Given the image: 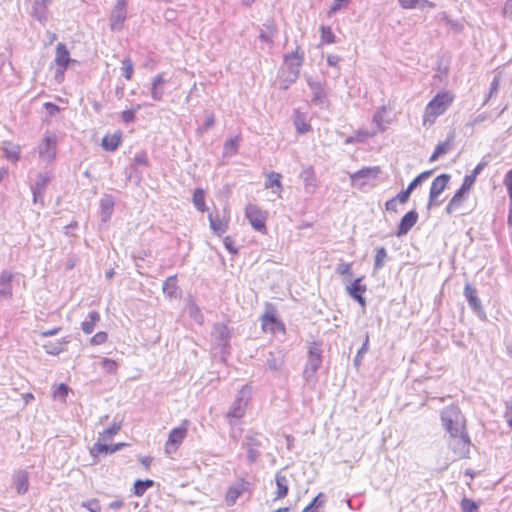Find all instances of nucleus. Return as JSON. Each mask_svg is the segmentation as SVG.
<instances>
[{"instance_id":"f257e3e1","label":"nucleus","mask_w":512,"mask_h":512,"mask_svg":"<svg viewBox=\"0 0 512 512\" xmlns=\"http://www.w3.org/2000/svg\"><path fill=\"white\" fill-rule=\"evenodd\" d=\"M454 95L449 91L437 93L426 105L423 115V125L431 126L451 106Z\"/></svg>"},{"instance_id":"f03ea898","label":"nucleus","mask_w":512,"mask_h":512,"mask_svg":"<svg viewBox=\"0 0 512 512\" xmlns=\"http://www.w3.org/2000/svg\"><path fill=\"white\" fill-rule=\"evenodd\" d=\"M441 421L449 434L456 435L457 433L466 431L465 417L455 405H450L442 410Z\"/></svg>"},{"instance_id":"7ed1b4c3","label":"nucleus","mask_w":512,"mask_h":512,"mask_svg":"<svg viewBox=\"0 0 512 512\" xmlns=\"http://www.w3.org/2000/svg\"><path fill=\"white\" fill-rule=\"evenodd\" d=\"M251 390L248 386H243L238 392L235 400L231 404L229 410L226 413V418L230 426L237 424L246 412L247 404L250 399Z\"/></svg>"},{"instance_id":"20e7f679","label":"nucleus","mask_w":512,"mask_h":512,"mask_svg":"<svg viewBox=\"0 0 512 512\" xmlns=\"http://www.w3.org/2000/svg\"><path fill=\"white\" fill-rule=\"evenodd\" d=\"M322 363V351L317 345L310 347L308 352V360L303 371V377L307 383L316 382V372Z\"/></svg>"},{"instance_id":"39448f33","label":"nucleus","mask_w":512,"mask_h":512,"mask_svg":"<svg viewBox=\"0 0 512 512\" xmlns=\"http://www.w3.org/2000/svg\"><path fill=\"white\" fill-rule=\"evenodd\" d=\"M450 438L448 441L449 448L453 451L454 455L458 459L466 458L470 452V438L466 431L461 433L449 434Z\"/></svg>"},{"instance_id":"423d86ee","label":"nucleus","mask_w":512,"mask_h":512,"mask_svg":"<svg viewBox=\"0 0 512 512\" xmlns=\"http://www.w3.org/2000/svg\"><path fill=\"white\" fill-rule=\"evenodd\" d=\"M285 66L287 68L286 80L293 83L297 80L300 73V68L304 61V55L299 53V47L295 51L285 55Z\"/></svg>"},{"instance_id":"0eeeda50","label":"nucleus","mask_w":512,"mask_h":512,"mask_svg":"<svg viewBox=\"0 0 512 512\" xmlns=\"http://www.w3.org/2000/svg\"><path fill=\"white\" fill-rule=\"evenodd\" d=\"M308 87L312 92L311 103L320 109L328 107V99L325 91L324 83L316 81L312 77H306Z\"/></svg>"},{"instance_id":"6e6552de","label":"nucleus","mask_w":512,"mask_h":512,"mask_svg":"<svg viewBox=\"0 0 512 512\" xmlns=\"http://www.w3.org/2000/svg\"><path fill=\"white\" fill-rule=\"evenodd\" d=\"M245 216L256 231L266 232V213L257 205L248 204L245 209Z\"/></svg>"},{"instance_id":"1a4fd4ad","label":"nucleus","mask_w":512,"mask_h":512,"mask_svg":"<svg viewBox=\"0 0 512 512\" xmlns=\"http://www.w3.org/2000/svg\"><path fill=\"white\" fill-rule=\"evenodd\" d=\"M242 447L247 451V461L249 464L255 463L261 455L260 448L262 442L258 434L248 433L242 442Z\"/></svg>"},{"instance_id":"9d476101","label":"nucleus","mask_w":512,"mask_h":512,"mask_svg":"<svg viewBox=\"0 0 512 512\" xmlns=\"http://www.w3.org/2000/svg\"><path fill=\"white\" fill-rule=\"evenodd\" d=\"M127 0H116L110 14V29L112 31H120L123 28L124 22L127 17Z\"/></svg>"},{"instance_id":"9b49d317","label":"nucleus","mask_w":512,"mask_h":512,"mask_svg":"<svg viewBox=\"0 0 512 512\" xmlns=\"http://www.w3.org/2000/svg\"><path fill=\"white\" fill-rule=\"evenodd\" d=\"M57 137L54 134L46 135L40 143L39 157L46 162H51L56 157Z\"/></svg>"},{"instance_id":"f8f14e48","label":"nucleus","mask_w":512,"mask_h":512,"mask_svg":"<svg viewBox=\"0 0 512 512\" xmlns=\"http://www.w3.org/2000/svg\"><path fill=\"white\" fill-rule=\"evenodd\" d=\"M210 228L212 231L218 235L221 236L224 234L228 229V223L230 220V214L227 208L223 209L222 214L219 212H216L215 214L210 213L208 215Z\"/></svg>"},{"instance_id":"ddd939ff","label":"nucleus","mask_w":512,"mask_h":512,"mask_svg":"<svg viewBox=\"0 0 512 512\" xmlns=\"http://www.w3.org/2000/svg\"><path fill=\"white\" fill-rule=\"evenodd\" d=\"M451 176L449 174H441L437 176L431 184L429 192V201L427 208L430 209L433 205H437L436 199L442 194L447 187Z\"/></svg>"},{"instance_id":"4468645a","label":"nucleus","mask_w":512,"mask_h":512,"mask_svg":"<svg viewBox=\"0 0 512 512\" xmlns=\"http://www.w3.org/2000/svg\"><path fill=\"white\" fill-rule=\"evenodd\" d=\"M187 434V427L180 426L173 428L168 436V440L165 443V453L171 455L178 449L179 445L183 442Z\"/></svg>"},{"instance_id":"2eb2a0df","label":"nucleus","mask_w":512,"mask_h":512,"mask_svg":"<svg viewBox=\"0 0 512 512\" xmlns=\"http://www.w3.org/2000/svg\"><path fill=\"white\" fill-rule=\"evenodd\" d=\"M250 483L241 478L236 483L229 486L225 495V502L227 506H233L236 504L237 499L249 489Z\"/></svg>"},{"instance_id":"dca6fc26","label":"nucleus","mask_w":512,"mask_h":512,"mask_svg":"<svg viewBox=\"0 0 512 512\" xmlns=\"http://www.w3.org/2000/svg\"><path fill=\"white\" fill-rule=\"evenodd\" d=\"M464 296L468 301L471 309L477 313V315L484 319L486 317L485 312L483 310L481 300L478 297L477 289L470 284H466L464 287Z\"/></svg>"},{"instance_id":"f3484780","label":"nucleus","mask_w":512,"mask_h":512,"mask_svg":"<svg viewBox=\"0 0 512 512\" xmlns=\"http://www.w3.org/2000/svg\"><path fill=\"white\" fill-rule=\"evenodd\" d=\"M168 80L164 77V73L155 75L150 84V95L154 101H162L165 94V85Z\"/></svg>"},{"instance_id":"a211bd4d","label":"nucleus","mask_w":512,"mask_h":512,"mask_svg":"<svg viewBox=\"0 0 512 512\" xmlns=\"http://www.w3.org/2000/svg\"><path fill=\"white\" fill-rule=\"evenodd\" d=\"M49 181L50 175L48 173H39L37 175L36 181L34 185H32L31 187L34 203H43V195L45 193Z\"/></svg>"},{"instance_id":"6ab92c4d","label":"nucleus","mask_w":512,"mask_h":512,"mask_svg":"<svg viewBox=\"0 0 512 512\" xmlns=\"http://www.w3.org/2000/svg\"><path fill=\"white\" fill-rule=\"evenodd\" d=\"M418 213L415 210L407 212L400 220L395 235L402 237L406 235L411 228L417 223Z\"/></svg>"},{"instance_id":"aec40b11","label":"nucleus","mask_w":512,"mask_h":512,"mask_svg":"<svg viewBox=\"0 0 512 512\" xmlns=\"http://www.w3.org/2000/svg\"><path fill=\"white\" fill-rule=\"evenodd\" d=\"M13 485L17 494L24 495L29 489V474L24 469L14 471L12 475Z\"/></svg>"},{"instance_id":"412c9836","label":"nucleus","mask_w":512,"mask_h":512,"mask_svg":"<svg viewBox=\"0 0 512 512\" xmlns=\"http://www.w3.org/2000/svg\"><path fill=\"white\" fill-rule=\"evenodd\" d=\"M362 277L356 278L349 286L346 287L350 297L356 300L362 307L366 306V300L362 296L366 292V285L361 284Z\"/></svg>"},{"instance_id":"4be33fe9","label":"nucleus","mask_w":512,"mask_h":512,"mask_svg":"<svg viewBox=\"0 0 512 512\" xmlns=\"http://www.w3.org/2000/svg\"><path fill=\"white\" fill-rule=\"evenodd\" d=\"M70 54L63 43H58L56 47V56H55V63L58 66L57 72H60L63 74V72L67 69L68 64L71 62Z\"/></svg>"},{"instance_id":"5701e85b","label":"nucleus","mask_w":512,"mask_h":512,"mask_svg":"<svg viewBox=\"0 0 512 512\" xmlns=\"http://www.w3.org/2000/svg\"><path fill=\"white\" fill-rule=\"evenodd\" d=\"M454 138H455V136H454V133L452 132V133H450V134L448 135V137H447V139H446L445 141L440 142V143L436 146V148H435V150H434L433 154L430 156L429 161H430V162H434V161H436L439 157H441V156H443V155L447 154L449 151H451V150H452V148H453V145H454Z\"/></svg>"},{"instance_id":"b1692460","label":"nucleus","mask_w":512,"mask_h":512,"mask_svg":"<svg viewBox=\"0 0 512 512\" xmlns=\"http://www.w3.org/2000/svg\"><path fill=\"white\" fill-rule=\"evenodd\" d=\"M212 337L219 346H225L230 338V331L225 324L216 323L213 326Z\"/></svg>"},{"instance_id":"393cba45","label":"nucleus","mask_w":512,"mask_h":512,"mask_svg":"<svg viewBox=\"0 0 512 512\" xmlns=\"http://www.w3.org/2000/svg\"><path fill=\"white\" fill-rule=\"evenodd\" d=\"M300 178L302 179L304 183L305 191L309 194L314 193L317 181L314 175V170L312 167H306L304 168L300 173Z\"/></svg>"},{"instance_id":"a878e982","label":"nucleus","mask_w":512,"mask_h":512,"mask_svg":"<svg viewBox=\"0 0 512 512\" xmlns=\"http://www.w3.org/2000/svg\"><path fill=\"white\" fill-rule=\"evenodd\" d=\"M468 191H463L462 188H459L454 196L450 199L448 205L445 208V211L448 215H451L454 211L459 209L462 204L467 199Z\"/></svg>"},{"instance_id":"bb28decb","label":"nucleus","mask_w":512,"mask_h":512,"mask_svg":"<svg viewBox=\"0 0 512 512\" xmlns=\"http://www.w3.org/2000/svg\"><path fill=\"white\" fill-rule=\"evenodd\" d=\"M282 175L277 172H269L266 174V180L264 183L265 188L272 189L273 193L280 196L283 190V186L281 184Z\"/></svg>"},{"instance_id":"cd10ccee","label":"nucleus","mask_w":512,"mask_h":512,"mask_svg":"<svg viewBox=\"0 0 512 512\" xmlns=\"http://www.w3.org/2000/svg\"><path fill=\"white\" fill-rule=\"evenodd\" d=\"M125 445H126L125 443H117V444L108 445L106 443L97 441L91 449V454L94 456L97 454H103V453L104 454H112V453L119 451Z\"/></svg>"},{"instance_id":"c85d7f7f","label":"nucleus","mask_w":512,"mask_h":512,"mask_svg":"<svg viewBox=\"0 0 512 512\" xmlns=\"http://www.w3.org/2000/svg\"><path fill=\"white\" fill-rule=\"evenodd\" d=\"M101 220L107 222L114 211V199L111 195H104L100 200Z\"/></svg>"},{"instance_id":"c756f323","label":"nucleus","mask_w":512,"mask_h":512,"mask_svg":"<svg viewBox=\"0 0 512 512\" xmlns=\"http://www.w3.org/2000/svg\"><path fill=\"white\" fill-rule=\"evenodd\" d=\"M284 363V355L281 350L270 351L266 358V366L271 371H277Z\"/></svg>"},{"instance_id":"7c9ffc66","label":"nucleus","mask_w":512,"mask_h":512,"mask_svg":"<svg viewBox=\"0 0 512 512\" xmlns=\"http://www.w3.org/2000/svg\"><path fill=\"white\" fill-rule=\"evenodd\" d=\"M276 482V492H275V500L282 499L288 494V479L285 475L277 473L275 475Z\"/></svg>"},{"instance_id":"2f4dec72","label":"nucleus","mask_w":512,"mask_h":512,"mask_svg":"<svg viewBox=\"0 0 512 512\" xmlns=\"http://www.w3.org/2000/svg\"><path fill=\"white\" fill-rule=\"evenodd\" d=\"M101 317L97 311H91L85 321L82 322L81 328L85 334H91L95 325L100 321Z\"/></svg>"},{"instance_id":"473e14b6","label":"nucleus","mask_w":512,"mask_h":512,"mask_svg":"<svg viewBox=\"0 0 512 512\" xmlns=\"http://www.w3.org/2000/svg\"><path fill=\"white\" fill-rule=\"evenodd\" d=\"M121 142V135L113 134V135H106L102 139V147L106 151H115Z\"/></svg>"},{"instance_id":"72a5a7b5","label":"nucleus","mask_w":512,"mask_h":512,"mask_svg":"<svg viewBox=\"0 0 512 512\" xmlns=\"http://www.w3.org/2000/svg\"><path fill=\"white\" fill-rule=\"evenodd\" d=\"M163 292L170 298L176 297L178 294V286L176 276L168 277L163 283Z\"/></svg>"},{"instance_id":"f704fd0d","label":"nucleus","mask_w":512,"mask_h":512,"mask_svg":"<svg viewBox=\"0 0 512 512\" xmlns=\"http://www.w3.org/2000/svg\"><path fill=\"white\" fill-rule=\"evenodd\" d=\"M4 156L11 162L15 163L20 158V146L11 143H4Z\"/></svg>"},{"instance_id":"c9c22d12","label":"nucleus","mask_w":512,"mask_h":512,"mask_svg":"<svg viewBox=\"0 0 512 512\" xmlns=\"http://www.w3.org/2000/svg\"><path fill=\"white\" fill-rule=\"evenodd\" d=\"M32 16L40 23L44 24L47 21V6L34 1L32 6Z\"/></svg>"},{"instance_id":"e433bc0d","label":"nucleus","mask_w":512,"mask_h":512,"mask_svg":"<svg viewBox=\"0 0 512 512\" xmlns=\"http://www.w3.org/2000/svg\"><path fill=\"white\" fill-rule=\"evenodd\" d=\"M193 204L195 208L200 211L204 212L206 210V204H205V192L201 188L195 189L193 193Z\"/></svg>"},{"instance_id":"4c0bfd02","label":"nucleus","mask_w":512,"mask_h":512,"mask_svg":"<svg viewBox=\"0 0 512 512\" xmlns=\"http://www.w3.org/2000/svg\"><path fill=\"white\" fill-rule=\"evenodd\" d=\"M154 485V481L150 479L136 480L134 483V494L141 497L148 488Z\"/></svg>"},{"instance_id":"58836bf2","label":"nucleus","mask_w":512,"mask_h":512,"mask_svg":"<svg viewBox=\"0 0 512 512\" xmlns=\"http://www.w3.org/2000/svg\"><path fill=\"white\" fill-rule=\"evenodd\" d=\"M121 429V425L114 423L113 425L105 428L101 433H99L98 441H106L111 439L114 435H116Z\"/></svg>"},{"instance_id":"ea45409f","label":"nucleus","mask_w":512,"mask_h":512,"mask_svg":"<svg viewBox=\"0 0 512 512\" xmlns=\"http://www.w3.org/2000/svg\"><path fill=\"white\" fill-rule=\"evenodd\" d=\"M387 259V251L384 247L377 248L374 259V270H379L383 267L385 260Z\"/></svg>"},{"instance_id":"a19ab883","label":"nucleus","mask_w":512,"mask_h":512,"mask_svg":"<svg viewBox=\"0 0 512 512\" xmlns=\"http://www.w3.org/2000/svg\"><path fill=\"white\" fill-rule=\"evenodd\" d=\"M269 325H275L277 329H283V324L277 320V318L273 314H265L262 317V326L265 331H267V328Z\"/></svg>"},{"instance_id":"79ce46f5","label":"nucleus","mask_w":512,"mask_h":512,"mask_svg":"<svg viewBox=\"0 0 512 512\" xmlns=\"http://www.w3.org/2000/svg\"><path fill=\"white\" fill-rule=\"evenodd\" d=\"M386 112V108L382 106L379 108L373 116V123L377 126V131H384L385 126L384 122V114Z\"/></svg>"},{"instance_id":"37998d69","label":"nucleus","mask_w":512,"mask_h":512,"mask_svg":"<svg viewBox=\"0 0 512 512\" xmlns=\"http://www.w3.org/2000/svg\"><path fill=\"white\" fill-rule=\"evenodd\" d=\"M377 169L376 168H364V169H361L359 171H357L356 173H354L352 176H351V179L353 181H356L360 178H370V177H375L377 175Z\"/></svg>"},{"instance_id":"c03bdc74","label":"nucleus","mask_w":512,"mask_h":512,"mask_svg":"<svg viewBox=\"0 0 512 512\" xmlns=\"http://www.w3.org/2000/svg\"><path fill=\"white\" fill-rule=\"evenodd\" d=\"M121 64H122V71H123V76L127 79V80H131L132 79V75H133V63H132V60L130 59V57H125L122 59L121 61Z\"/></svg>"},{"instance_id":"a18cd8bd","label":"nucleus","mask_w":512,"mask_h":512,"mask_svg":"<svg viewBox=\"0 0 512 512\" xmlns=\"http://www.w3.org/2000/svg\"><path fill=\"white\" fill-rule=\"evenodd\" d=\"M322 43L331 44L335 42V35L329 26L322 25L320 27Z\"/></svg>"},{"instance_id":"49530a36","label":"nucleus","mask_w":512,"mask_h":512,"mask_svg":"<svg viewBox=\"0 0 512 512\" xmlns=\"http://www.w3.org/2000/svg\"><path fill=\"white\" fill-rule=\"evenodd\" d=\"M432 174L431 170L424 171L420 173L417 177H415L410 184L408 185L407 189L409 191H413L418 185H420L424 180L428 179Z\"/></svg>"},{"instance_id":"de8ad7c7","label":"nucleus","mask_w":512,"mask_h":512,"mask_svg":"<svg viewBox=\"0 0 512 512\" xmlns=\"http://www.w3.org/2000/svg\"><path fill=\"white\" fill-rule=\"evenodd\" d=\"M238 142V137L228 139L224 144V154L227 156L235 154L238 149Z\"/></svg>"},{"instance_id":"09e8293b","label":"nucleus","mask_w":512,"mask_h":512,"mask_svg":"<svg viewBox=\"0 0 512 512\" xmlns=\"http://www.w3.org/2000/svg\"><path fill=\"white\" fill-rule=\"evenodd\" d=\"M500 82H501V76L499 74L494 76V78H493V80H492V82L490 84L489 93H488L487 97L484 100V105L489 101V99L492 96L497 94V92L499 90V87H500Z\"/></svg>"},{"instance_id":"8fccbe9b","label":"nucleus","mask_w":512,"mask_h":512,"mask_svg":"<svg viewBox=\"0 0 512 512\" xmlns=\"http://www.w3.org/2000/svg\"><path fill=\"white\" fill-rule=\"evenodd\" d=\"M368 345H369V336H368V334H366L365 339H364V341L362 343V346L357 351V354H356V356L354 358V365L355 366L358 367L361 364V360H362L363 354H365L368 351Z\"/></svg>"},{"instance_id":"3c124183","label":"nucleus","mask_w":512,"mask_h":512,"mask_svg":"<svg viewBox=\"0 0 512 512\" xmlns=\"http://www.w3.org/2000/svg\"><path fill=\"white\" fill-rule=\"evenodd\" d=\"M267 29H268V32H265V31H261L260 35H259V38L261 41L263 42H267V43H271L272 42V39L274 37V34L276 32V29L274 27L273 24L269 23V24H264Z\"/></svg>"},{"instance_id":"603ef678","label":"nucleus","mask_w":512,"mask_h":512,"mask_svg":"<svg viewBox=\"0 0 512 512\" xmlns=\"http://www.w3.org/2000/svg\"><path fill=\"white\" fill-rule=\"evenodd\" d=\"M351 267H352L351 263L340 262L336 266L335 271L339 275L351 277L352 276V268Z\"/></svg>"},{"instance_id":"864d4df0","label":"nucleus","mask_w":512,"mask_h":512,"mask_svg":"<svg viewBox=\"0 0 512 512\" xmlns=\"http://www.w3.org/2000/svg\"><path fill=\"white\" fill-rule=\"evenodd\" d=\"M63 343H47L44 345V349L48 354L58 355L63 351Z\"/></svg>"},{"instance_id":"5fc2aeb1","label":"nucleus","mask_w":512,"mask_h":512,"mask_svg":"<svg viewBox=\"0 0 512 512\" xmlns=\"http://www.w3.org/2000/svg\"><path fill=\"white\" fill-rule=\"evenodd\" d=\"M215 123V117L212 113L206 115L204 124L197 129L199 134L205 133L209 128H211Z\"/></svg>"},{"instance_id":"6e6d98bb","label":"nucleus","mask_w":512,"mask_h":512,"mask_svg":"<svg viewBox=\"0 0 512 512\" xmlns=\"http://www.w3.org/2000/svg\"><path fill=\"white\" fill-rule=\"evenodd\" d=\"M82 507L88 509L90 512H101V506L97 499H90L82 503Z\"/></svg>"},{"instance_id":"4d7b16f0","label":"nucleus","mask_w":512,"mask_h":512,"mask_svg":"<svg viewBox=\"0 0 512 512\" xmlns=\"http://www.w3.org/2000/svg\"><path fill=\"white\" fill-rule=\"evenodd\" d=\"M108 339V335L106 332H98L96 333L90 340V343L92 345H101L103 343H105Z\"/></svg>"},{"instance_id":"13d9d810","label":"nucleus","mask_w":512,"mask_h":512,"mask_svg":"<svg viewBox=\"0 0 512 512\" xmlns=\"http://www.w3.org/2000/svg\"><path fill=\"white\" fill-rule=\"evenodd\" d=\"M294 124L298 133H305L310 129V125L307 124L305 120L300 117H297L295 119Z\"/></svg>"},{"instance_id":"bf43d9fd","label":"nucleus","mask_w":512,"mask_h":512,"mask_svg":"<svg viewBox=\"0 0 512 512\" xmlns=\"http://www.w3.org/2000/svg\"><path fill=\"white\" fill-rule=\"evenodd\" d=\"M504 417L508 422L509 426L512 428V397L505 401Z\"/></svg>"},{"instance_id":"052dcab7","label":"nucleus","mask_w":512,"mask_h":512,"mask_svg":"<svg viewBox=\"0 0 512 512\" xmlns=\"http://www.w3.org/2000/svg\"><path fill=\"white\" fill-rule=\"evenodd\" d=\"M476 181V177L472 174L466 175L464 177L463 183L460 188H462L463 191H468L472 188Z\"/></svg>"},{"instance_id":"680f3d73","label":"nucleus","mask_w":512,"mask_h":512,"mask_svg":"<svg viewBox=\"0 0 512 512\" xmlns=\"http://www.w3.org/2000/svg\"><path fill=\"white\" fill-rule=\"evenodd\" d=\"M488 119H490V115L483 112L475 116L469 123H467V126L474 127Z\"/></svg>"},{"instance_id":"e2e57ef3","label":"nucleus","mask_w":512,"mask_h":512,"mask_svg":"<svg viewBox=\"0 0 512 512\" xmlns=\"http://www.w3.org/2000/svg\"><path fill=\"white\" fill-rule=\"evenodd\" d=\"M102 367L104 370H106L108 373H114L117 368V364L114 360L103 358L102 360Z\"/></svg>"},{"instance_id":"0e129e2a","label":"nucleus","mask_w":512,"mask_h":512,"mask_svg":"<svg viewBox=\"0 0 512 512\" xmlns=\"http://www.w3.org/2000/svg\"><path fill=\"white\" fill-rule=\"evenodd\" d=\"M377 131L369 132L367 130H358L355 133V136L357 138V142H364L366 139L373 137L376 135Z\"/></svg>"},{"instance_id":"69168bd1","label":"nucleus","mask_w":512,"mask_h":512,"mask_svg":"<svg viewBox=\"0 0 512 512\" xmlns=\"http://www.w3.org/2000/svg\"><path fill=\"white\" fill-rule=\"evenodd\" d=\"M324 503V494L319 493L316 497L313 498V500L306 506L311 507V509H320V507Z\"/></svg>"},{"instance_id":"338daca9","label":"nucleus","mask_w":512,"mask_h":512,"mask_svg":"<svg viewBox=\"0 0 512 512\" xmlns=\"http://www.w3.org/2000/svg\"><path fill=\"white\" fill-rule=\"evenodd\" d=\"M68 386L65 384H60L54 392V397L64 400L68 394Z\"/></svg>"},{"instance_id":"774afa93","label":"nucleus","mask_w":512,"mask_h":512,"mask_svg":"<svg viewBox=\"0 0 512 512\" xmlns=\"http://www.w3.org/2000/svg\"><path fill=\"white\" fill-rule=\"evenodd\" d=\"M13 274L7 270H3L0 274V286L11 285Z\"/></svg>"}]
</instances>
